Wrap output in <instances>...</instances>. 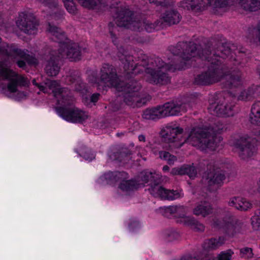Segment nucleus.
Returning <instances> with one entry per match:
<instances>
[{
    "label": "nucleus",
    "instance_id": "nucleus-1",
    "mask_svg": "<svg viewBox=\"0 0 260 260\" xmlns=\"http://www.w3.org/2000/svg\"><path fill=\"white\" fill-rule=\"evenodd\" d=\"M171 51L175 55H179L184 61L190 60L197 55L202 59L211 62L208 70L198 75L195 78V83L201 85H209L221 81L227 73H230L229 79L225 86L233 89L243 85L242 74L240 69L243 68L247 61L246 54L243 51L234 53L235 56L228 59L226 65L222 64L223 60L231 54L230 48L222 45L213 52L204 50L202 54L199 53L196 44L189 42H179L173 47Z\"/></svg>",
    "mask_w": 260,
    "mask_h": 260
},
{
    "label": "nucleus",
    "instance_id": "nucleus-2",
    "mask_svg": "<svg viewBox=\"0 0 260 260\" xmlns=\"http://www.w3.org/2000/svg\"><path fill=\"white\" fill-rule=\"evenodd\" d=\"M220 130L219 128L194 127L187 138L182 139L183 128L174 125L166 126L161 130V135L167 142L176 143V147H180L187 142L202 151H214L222 141L221 137L216 135Z\"/></svg>",
    "mask_w": 260,
    "mask_h": 260
},
{
    "label": "nucleus",
    "instance_id": "nucleus-3",
    "mask_svg": "<svg viewBox=\"0 0 260 260\" xmlns=\"http://www.w3.org/2000/svg\"><path fill=\"white\" fill-rule=\"evenodd\" d=\"M47 85L52 90L58 103L64 106L56 108L57 113L62 118L68 121L76 123L82 122L88 118V114L85 112L73 105V97L68 88L61 87L57 81L49 82Z\"/></svg>",
    "mask_w": 260,
    "mask_h": 260
},
{
    "label": "nucleus",
    "instance_id": "nucleus-4",
    "mask_svg": "<svg viewBox=\"0 0 260 260\" xmlns=\"http://www.w3.org/2000/svg\"><path fill=\"white\" fill-rule=\"evenodd\" d=\"M114 11L116 12L115 16H114L115 21L119 27L139 31L144 29L148 32L163 28V22L159 19L154 23L146 18L140 20L135 18L133 20L132 12L125 7H118Z\"/></svg>",
    "mask_w": 260,
    "mask_h": 260
},
{
    "label": "nucleus",
    "instance_id": "nucleus-5",
    "mask_svg": "<svg viewBox=\"0 0 260 260\" xmlns=\"http://www.w3.org/2000/svg\"><path fill=\"white\" fill-rule=\"evenodd\" d=\"M151 64L152 68L150 67L145 69V79L150 84L158 85H166L170 83L171 77L167 71L172 68V66H173L175 70H178L184 69L186 66L184 61L181 64H171L170 66L159 57L152 59Z\"/></svg>",
    "mask_w": 260,
    "mask_h": 260
},
{
    "label": "nucleus",
    "instance_id": "nucleus-6",
    "mask_svg": "<svg viewBox=\"0 0 260 260\" xmlns=\"http://www.w3.org/2000/svg\"><path fill=\"white\" fill-rule=\"evenodd\" d=\"M49 32L52 36V40L59 44L57 53L59 58H68L71 61H76L81 58L80 48L77 44L71 43L59 28L50 24Z\"/></svg>",
    "mask_w": 260,
    "mask_h": 260
},
{
    "label": "nucleus",
    "instance_id": "nucleus-7",
    "mask_svg": "<svg viewBox=\"0 0 260 260\" xmlns=\"http://www.w3.org/2000/svg\"><path fill=\"white\" fill-rule=\"evenodd\" d=\"M159 175L155 172L147 171L141 173V178L143 183L148 182L154 183L153 185H151L148 189L150 194L155 197L168 200H176L181 197V193L178 191L166 189L160 184L156 183L159 180Z\"/></svg>",
    "mask_w": 260,
    "mask_h": 260
},
{
    "label": "nucleus",
    "instance_id": "nucleus-8",
    "mask_svg": "<svg viewBox=\"0 0 260 260\" xmlns=\"http://www.w3.org/2000/svg\"><path fill=\"white\" fill-rule=\"evenodd\" d=\"M98 88L101 89V86L104 87H114L117 91L122 90V85L124 84L123 82H120L117 77L116 70L112 65L105 63L101 69L100 80L95 83Z\"/></svg>",
    "mask_w": 260,
    "mask_h": 260
},
{
    "label": "nucleus",
    "instance_id": "nucleus-9",
    "mask_svg": "<svg viewBox=\"0 0 260 260\" xmlns=\"http://www.w3.org/2000/svg\"><path fill=\"white\" fill-rule=\"evenodd\" d=\"M118 57L123 64L124 69L127 74L136 73V70L140 66L152 68L151 64V60L156 57L154 56L149 58L146 54H141L138 57L139 62L136 63L134 60V57L129 55L127 51L123 50L122 52L121 50H119L118 53Z\"/></svg>",
    "mask_w": 260,
    "mask_h": 260
},
{
    "label": "nucleus",
    "instance_id": "nucleus-10",
    "mask_svg": "<svg viewBox=\"0 0 260 260\" xmlns=\"http://www.w3.org/2000/svg\"><path fill=\"white\" fill-rule=\"evenodd\" d=\"M1 80L8 81V90L12 93L16 92L18 87L27 86L29 83L28 80L23 76L5 68H0V81Z\"/></svg>",
    "mask_w": 260,
    "mask_h": 260
},
{
    "label": "nucleus",
    "instance_id": "nucleus-11",
    "mask_svg": "<svg viewBox=\"0 0 260 260\" xmlns=\"http://www.w3.org/2000/svg\"><path fill=\"white\" fill-rule=\"evenodd\" d=\"M231 0H183L180 6L184 9L197 12L204 10L208 6L223 8L229 5Z\"/></svg>",
    "mask_w": 260,
    "mask_h": 260
},
{
    "label": "nucleus",
    "instance_id": "nucleus-12",
    "mask_svg": "<svg viewBox=\"0 0 260 260\" xmlns=\"http://www.w3.org/2000/svg\"><path fill=\"white\" fill-rule=\"evenodd\" d=\"M122 90L125 92L124 101L125 103L133 107H140L144 105L147 101L145 98H141L138 91L141 89L140 83L136 81H131L126 85L125 84L122 85Z\"/></svg>",
    "mask_w": 260,
    "mask_h": 260
},
{
    "label": "nucleus",
    "instance_id": "nucleus-13",
    "mask_svg": "<svg viewBox=\"0 0 260 260\" xmlns=\"http://www.w3.org/2000/svg\"><path fill=\"white\" fill-rule=\"evenodd\" d=\"M234 107V104L231 102V97H221L214 103H210L208 109L213 115L229 117L233 115Z\"/></svg>",
    "mask_w": 260,
    "mask_h": 260
},
{
    "label": "nucleus",
    "instance_id": "nucleus-14",
    "mask_svg": "<svg viewBox=\"0 0 260 260\" xmlns=\"http://www.w3.org/2000/svg\"><path fill=\"white\" fill-rule=\"evenodd\" d=\"M251 139L247 135L241 137L234 144L235 151L242 159L246 160L252 157L256 153V147L252 144Z\"/></svg>",
    "mask_w": 260,
    "mask_h": 260
},
{
    "label": "nucleus",
    "instance_id": "nucleus-15",
    "mask_svg": "<svg viewBox=\"0 0 260 260\" xmlns=\"http://www.w3.org/2000/svg\"><path fill=\"white\" fill-rule=\"evenodd\" d=\"M18 28L25 34L34 35L37 33L39 21L31 13L22 12L16 22Z\"/></svg>",
    "mask_w": 260,
    "mask_h": 260
},
{
    "label": "nucleus",
    "instance_id": "nucleus-16",
    "mask_svg": "<svg viewBox=\"0 0 260 260\" xmlns=\"http://www.w3.org/2000/svg\"><path fill=\"white\" fill-rule=\"evenodd\" d=\"M207 169L208 171L203 178L205 179V183L210 191L216 190L222 185L224 175L215 169L213 162H210Z\"/></svg>",
    "mask_w": 260,
    "mask_h": 260
},
{
    "label": "nucleus",
    "instance_id": "nucleus-17",
    "mask_svg": "<svg viewBox=\"0 0 260 260\" xmlns=\"http://www.w3.org/2000/svg\"><path fill=\"white\" fill-rule=\"evenodd\" d=\"M0 55L7 57L11 61L18 59L26 60L28 54L23 50L19 49L14 44L8 45L3 43L0 47Z\"/></svg>",
    "mask_w": 260,
    "mask_h": 260
},
{
    "label": "nucleus",
    "instance_id": "nucleus-18",
    "mask_svg": "<svg viewBox=\"0 0 260 260\" xmlns=\"http://www.w3.org/2000/svg\"><path fill=\"white\" fill-rule=\"evenodd\" d=\"M161 108L164 117L181 115L187 110L186 103L180 101L166 103Z\"/></svg>",
    "mask_w": 260,
    "mask_h": 260
},
{
    "label": "nucleus",
    "instance_id": "nucleus-19",
    "mask_svg": "<svg viewBox=\"0 0 260 260\" xmlns=\"http://www.w3.org/2000/svg\"><path fill=\"white\" fill-rule=\"evenodd\" d=\"M212 226L215 228L222 229L225 235L233 237L237 233V226L234 222L218 219H213Z\"/></svg>",
    "mask_w": 260,
    "mask_h": 260
},
{
    "label": "nucleus",
    "instance_id": "nucleus-20",
    "mask_svg": "<svg viewBox=\"0 0 260 260\" xmlns=\"http://www.w3.org/2000/svg\"><path fill=\"white\" fill-rule=\"evenodd\" d=\"M60 59L61 58H59L57 52L52 51L45 68L46 73L48 76H55L58 74L60 67L58 66V62Z\"/></svg>",
    "mask_w": 260,
    "mask_h": 260
},
{
    "label": "nucleus",
    "instance_id": "nucleus-21",
    "mask_svg": "<svg viewBox=\"0 0 260 260\" xmlns=\"http://www.w3.org/2000/svg\"><path fill=\"white\" fill-rule=\"evenodd\" d=\"M229 205L240 211H246L252 207V204L249 201L239 197L231 198Z\"/></svg>",
    "mask_w": 260,
    "mask_h": 260
},
{
    "label": "nucleus",
    "instance_id": "nucleus-22",
    "mask_svg": "<svg viewBox=\"0 0 260 260\" xmlns=\"http://www.w3.org/2000/svg\"><path fill=\"white\" fill-rule=\"evenodd\" d=\"M213 212V208L210 203L206 201H201L196 204L193 209V213L197 216H201L205 217L211 214Z\"/></svg>",
    "mask_w": 260,
    "mask_h": 260
},
{
    "label": "nucleus",
    "instance_id": "nucleus-23",
    "mask_svg": "<svg viewBox=\"0 0 260 260\" xmlns=\"http://www.w3.org/2000/svg\"><path fill=\"white\" fill-rule=\"evenodd\" d=\"M66 82L68 84H75V89L78 91H82L85 89V84L82 82L80 73L78 71H74L70 76L66 78Z\"/></svg>",
    "mask_w": 260,
    "mask_h": 260
},
{
    "label": "nucleus",
    "instance_id": "nucleus-24",
    "mask_svg": "<svg viewBox=\"0 0 260 260\" xmlns=\"http://www.w3.org/2000/svg\"><path fill=\"white\" fill-rule=\"evenodd\" d=\"M163 23H166L169 25L175 24L179 23L181 20L179 13L175 10H171L166 11L162 14L159 19ZM164 24H163V25Z\"/></svg>",
    "mask_w": 260,
    "mask_h": 260
},
{
    "label": "nucleus",
    "instance_id": "nucleus-25",
    "mask_svg": "<svg viewBox=\"0 0 260 260\" xmlns=\"http://www.w3.org/2000/svg\"><path fill=\"white\" fill-rule=\"evenodd\" d=\"M225 238L223 236L211 238L206 240L203 245V249L206 251L213 250L218 248L224 244Z\"/></svg>",
    "mask_w": 260,
    "mask_h": 260
},
{
    "label": "nucleus",
    "instance_id": "nucleus-26",
    "mask_svg": "<svg viewBox=\"0 0 260 260\" xmlns=\"http://www.w3.org/2000/svg\"><path fill=\"white\" fill-rule=\"evenodd\" d=\"M245 11L255 12L260 10V0H236Z\"/></svg>",
    "mask_w": 260,
    "mask_h": 260
},
{
    "label": "nucleus",
    "instance_id": "nucleus-27",
    "mask_svg": "<svg viewBox=\"0 0 260 260\" xmlns=\"http://www.w3.org/2000/svg\"><path fill=\"white\" fill-rule=\"evenodd\" d=\"M161 106L152 108H148L143 111V118L146 120H154L164 117Z\"/></svg>",
    "mask_w": 260,
    "mask_h": 260
},
{
    "label": "nucleus",
    "instance_id": "nucleus-28",
    "mask_svg": "<svg viewBox=\"0 0 260 260\" xmlns=\"http://www.w3.org/2000/svg\"><path fill=\"white\" fill-rule=\"evenodd\" d=\"M249 119L251 123L260 125V101L256 102L252 105Z\"/></svg>",
    "mask_w": 260,
    "mask_h": 260
},
{
    "label": "nucleus",
    "instance_id": "nucleus-29",
    "mask_svg": "<svg viewBox=\"0 0 260 260\" xmlns=\"http://www.w3.org/2000/svg\"><path fill=\"white\" fill-rule=\"evenodd\" d=\"M247 38L251 42L260 44V22L255 27L248 29Z\"/></svg>",
    "mask_w": 260,
    "mask_h": 260
},
{
    "label": "nucleus",
    "instance_id": "nucleus-30",
    "mask_svg": "<svg viewBox=\"0 0 260 260\" xmlns=\"http://www.w3.org/2000/svg\"><path fill=\"white\" fill-rule=\"evenodd\" d=\"M141 185L134 180H129L121 182L119 187L123 191H128L138 189L141 186Z\"/></svg>",
    "mask_w": 260,
    "mask_h": 260
},
{
    "label": "nucleus",
    "instance_id": "nucleus-31",
    "mask_svg": "<svg viewBox=\"0 0 260 260\" xmlns=\"http://www.w3.org/2000/svg\"><path fill=\"white\" fill-rule=\"evenodd\" d=\"M82 6L89 9H100L105 6L99 0H76Z\"/></svg>",
    "mask_w": 260,
    "mask_h": 260
},
{
    "label": "nucleus",
    "instance_id": "nucleus-32",
    "mask_svg": "<svg viewBox=\"0 0 260 260\" xmlns=\"http://www.w3.org/2000/svg\"><path fill=\"white\" fill-rule=\"evenodd\" d=\"M185 224L196 231L202 232L205 229L204 225L193 217L185 218Z\"/></svg>",
    "mask_w": 260,
    "mask_h": 260
},
{
    "label": "nucleus",
    "instance_id": "nucleus-33",
    "mask_svg": "<svg viewBox=\"0 0 260 260\" xmlns=\"http://www.w3.org/2000/svg\"><path fill=\"white\" fill-rule=\"evenodd\" d=\"M255 91L253 88H248L242 91L238 97V99L241 101H250L253 99Z\"/></svg>",
    "mask_w": 260,
    "mask_h": 260
},
{
    "label": "nucleus",
    "instance_id": "nucleus-34",
    "mask_svg": "<svg viewBox=\"0 0 260 260\" xmlns=\"http://www.w3.org/2000/svg\"><path fill=\"white\" fill-rule=\"evenodd\" d=\"M63 11L59 10L58 9H56V10L50 15V20H51L52 21L49 22L48 23V27L47 28V31H48V33L49 34L50 37H51V39L52 38V36L51 34L49 31V28L50 27L49 25L50 24L51 26H53L57 27L56 26L54 25L53 21L54 20L56 21H58L61 20L63 17ZM57 28H58V27H57ZM58 28H59V27H58ZM59 29L62 31H63L60 28H59Z\"/></svg>",
    "mask_w": 260,
    "mask_h": 260
},
{
    "label": "nucleus",
    "instance_id": "nucleus-35",
    "mask_svg": "<svg viewBox=\"0 0 260 260\" xmlns=\"http://www.w3.org/2000/svg\"><path fill=\"white\" fill-rule=\"evenodd\" d=\"M108 175L111 179L116 182L120 181V182L125 181V179L128 178V174L125 172H110L108 174Z\"/></svg>",
    "mask_w": 260,
    "mask_h": 260
},
{
    "label": "nucleus",
    "instance_id": "nucleus-36",
    "mask_svg": "<svg viewBox=\"0 0 260 260\" xmlns=\"http://www.w3.org/2000/svg\"><path fill=\"white\" fill-rule=\"evenodd\" d=\"M79 153L87 160H91L95 157V155L91 150L85 146H82L79 149Z\"/></svg>",
    "mask_w": 260,
    "mask_h": 260
},
{
    "label": "nucleus",
    "instance_id": "nucleus-37",
    "mask_svg": "<svg viewBox=\"0 0 260 260\" xmlns=\"http://www.w3.org/2000/svg\"><path fill=\"white\" fill-rule=\"evenodd\" d=\"M183 175H187L190 178L193 179L197 175V171L193 166H183Z\"/></svg>",
    "mask_w": 260,
    "mask_h": 260
},
{
    "label": "nucleus",
    "instance_id": "nucleus-38",
    "mask_svg": "<svg viewBox=\"0 0 260 260\" xmlns=\"http://www.w3.org/2000/svg\"><path fill=\"white\" fill-rule=\"evenodd\" d=\"M158 210L160 213H162L166 217L175 216V206L160 207Z\"/></svg>",
    "mask_w": 260,
    "mask_h": 260
},
{
    "label": "nucleus",
    "instance_id": "nucleus-39",
    "mask_svg": "<svg viewBox=\"0 0 260 260\" xmlns=\"http://www.w3.org/2000/svg\"><path fill=\"white\" fill-rule=\"evenodd\" d=\"M159 157L164 160L167 161L170 165L173 164L177 160L175 156L171 155L169 152L166 151H159Z\"/></svg>",
    "mask_w": 260,
    "mask_h": 260
},
{
    "label": "nucleus",
    "instance_id": "nucleus-40",
    "mask_svg": "<svg viewBox=\"0 0 260 260\" xmlns=\"http://www.w3.org/2000/svg\"><path fill=\"white\" fill-rule=\"evenodd\" d=\"M175 217L182 218L183 221L185 223V218L189 217V216H186L187 212V208L183 206H175Z\"/></svg>",
    "mask_w": 260,
    "mask_h": 260
},
{
    "label": "nucleus",
    "instance_id": "nucleus-41",
    "mask_svg": "<svg viewBox=\"0 0 260 260\" xmlns=\"http://www.w3.org/2000/svg\"><path fill=\"white\" fill-rule=\"evenodd\" d=\"M64 5L68 12L72 14H76L77 9L73 0L64 1Z\"/></svg>",
    "mask_w": 260,
    "mask_h": 260
},
{
    "label": "nucleus",
    "instance_id": "nucleus-42",
    "mask_svg": "<svg viewBox=\"0 0 260 260\" xmlns=\"http://www.w3.org/2000/svg\"><path fill=\"white\" fill-rule=\"evenodd\" d=\"M251 224L255 229H260V208L255 212V215L251 218Z\"/></svg>",
    "mask_w": 260,
    "mask_h": 260
},
{
    "label": "nucleus",
    "instance_id": "nucleus-43",
    "mask_svg": "<svg viewBox=\"0 0 260 260\" xmlns=\"http://www.w3.org/2000/svg\"><path fill=\"white\" fill-rule=\"evenodd\" d=\"M240 255L241 257L245 259L251 258L253 257V255L252 250L251 248L249 247H244L241 248L240 249Z\"/></svg>",
    "mask_w": 260,
    "mask_h": 260
},
{
    "label": "nucleus",
    "instance_id": "nucleus-44",
    "mask_svg": "<svg viewBox=\"0 0 260 260\" xmlns=\"http://www.w3.org/2000/svg\"><path fill=\"white\" fill-rule=\"evenodd\" d=\"M234 252L231 249H228L225 251H222L218 256V260H231Z\"/></svg>",
    "mask_w": 260,
    "mask_h": 260
},
{
    "label": "nucleus",
    "instance_id": "nucleus-45",
    "mask_svg": "<svg viewBox=\"0 0 260 260\" xmlns=\"http://www.w3.org/2000/svg\"><path fill=\"white\" fill-rule=\"evenodd\" d=\"M54 80H49L48 81H47L46 83H45V85H46V87L43 86V85H39L36 82V80L34 79L32 81V82H33V84L34 85H36L37 86H38V87L39 88L40 90H41L42 91H43V92L44 93H48V91H47V88H49L50 90V89L49 88V87L47 85V83H48L49 82H50V81H54ZM51 90L52 91V90L51 89Z\"/></svg>",
    "mask_w": 260,
    "mask_h": 260
},
{
    "label": "nucleus",
    "instance_id": "nucleus-46",
    "mask_svg": "<svg viewBox=\"0 0 260 260\" xmlns=\"http://www.w3.org/2000/svg\"><path fill=\"white\" fill-rule=\"evenodd\" d=\"M170 173L172 175H183V166L180 168H174L172 169Z\"/></svg>",
    "mask_w": 260,
    "mask_h": 260
},
{
    "label": "nucleus",
    "instance_id": "nucleus-47",
    "mask_svg": "<svg viewBox=\"0 0 260 260\" xmlns=\"http://www.w3.org/2000/svg\"><path fill=\"white\" fill-rule=\"evenodd\" d=\"M101 95L100 93H93L90 98V100L93 103H96L100 99Z\"/></svg>",
    "mask_w": 260,
    "mask_h": 260
},
{
    "label": "nucleus",
    "instance_id": "nucleus-48",
    "mask_svg": "<svg viewBox=\"0 0 260 260\" xmlns=\"http://www.w3.org/2000/svg\"><path fill=\"white\" fill-rule=\"evenodd\" d=\"M169 237L170 240L177 239L179 237V234L176 232H173L169 234Z\"/></svg>",
    "mask_w": 260,
    "mask_h": 260
},
{
    "label": "nucleus",
    "instance_id": "nucleus-49",
    "mask_svg": "<svg viewBox=\"0 0 260 260\" xmlns=\"http://www.w3.org/2000/svg\"><path fill=\"white\" fill-rule=\"evenodd\" d=\"M150 3H154L157 5H164V2L161 0H149Z\"/></svg>",
    "mask_w": 260,
    "mask_h": 260
},
{
    "label": "nucleus",
    "instance_id": "nucleus-50",
    "mask_svg": "<svg viewBox=\"0 0 260 260\" xmlns=\"http://www.w3.org/2000/svg\"><path fill=\"white\" fill-rule=\"evenodd\" d=\"M17 64L19 68H23L25 66V62L23 60H18Z\"/></svg>",
    "mask_w": 260,
    "mask_h": 260
},
{
    "label": "nucleus",
    "instance_id": "nucleus-51",
    "mask_svg": "<svg viewBox=\"0 0 260 260\" xmlns=\"http://www.w3.org/2000/svg\"><path fill=\"white\" fill-rule=\"evenodd\" d=\"M180 260H197L195 257H192L190 256H185L182 257Z\"/></svg>",
    "mask_w": 260,
    "mask_h": 260
},
{
    "label": "nucleus",
    "instance_id": "nucleus-52",
    "mask_svg": "<svg viewBox=\"0 0 260 260\" xmlns=\"http://www.w3.org/2000/svg\"><path fill=\"white\" fill-rule=\"evenodd\" d=\"M109 28H110V35L111 36V37L112 38H114L115 36L114 35L113 30H111V27L113 26V24L112 23H110L109 24Z\"/></svg>",
    "mask_w": 260,
    "mask_h": 260
},
{
    "label": "nucleus",
    "instance_id": "nucleus-53",
    "mask_svg": "<svg viewBox=\"0 0 260 260\" xmlns=\"http://www.w3.org/2000/svg\"><path fill=\"white\" fill-rule=\"evenodd\" d=\"M139 140L141 142L145 141V137L143 135H141L138 137Z\"/></svg>",
    "mask_w": 260,
    "mask_h": 260
},
{
    "label": "nucleus",
    "instance_id": "nucleus-54",
    "mask_svg": "<svg viewBox=\"0 0 260 260\" xmlns=\"http://www.w3.org/2000/svg\"><path fill=\"white\" fill-rule=\"evenodd\" d=\"M162 170L164 172H167L169 170V167L168 166H164L162 168Z\"/></svg>",
    "mask_w": 260,
    "mask_h": 260
},
{
    "label": "nucleus",
    "instance_id": "nucleus-55",
    "mask_svg": "<svg viewBox=\"0 0 260 260\" xmlns=\"http://www.w3.org/2000/svg\"><path fill=\"white\" fill-rule=\"evenodd\" d=\"M120 156L117 158V159H118L119 161H123V159H122V157L124 155V154L122 153H120Z\"/></svg>",
    "mask_w": 260,
    "mask_h": 260
},
{
    "label": "nucleus",
    "instance_id": "nucleus-56",
    "mask_svg": "<svg viewBox=\"0 0 260 260\" xmlns=\"http://www.w3.org/2000/svg\"><path fill=\"white\" fill-rule=\"evenodd\" d=\"M257 184H258V189L259 191H260V178H259V180H258V181L257 182Z\"/></svg>",
    "mask_w": 260,
    "mask_h": 260
},
{
    "label": "nucleus",
    "instance_id": "nucleus-57",
    "mask_svg": "<svg viewBox=\"0 0 260 260\" xmlns=\"http://www.w3.org/2000/svg\"><path fill=\"white\" fill-rule=\"evenodd\" d=\"M1 40V38H0V41Z\"/></svg>",
    "mask_w": 260,
    "mask_h": 260
}]
</instances>
